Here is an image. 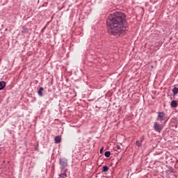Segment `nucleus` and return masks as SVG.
<instances>
[{
    "instance_id": "nucleus-1",
    "label": "nucleus",
    "mask_w": 178,
    "mask_h": 178,
    "mask_svg": "<svg viewBox=\"0 0 178 178\" xmlns=\"http://www.w3.org/2000/svg\"><path fill=\"white\" fill-rule=\"evenodd\" d=\"M106 24L108 34L115 37H123L129 29L126 15L120 11L110 15Z\"/></svg>"
},
{
    "instance_id": "nucleus-3",
    "label": "nucleus",
    "mask_w": 178,
    "mask_h": 178,
    "mask_svg": "<svg viewBox=\"0 0 178 178\" xmlns=\"http://www.w3.org/2000/svg\"><path fill=\"white\" fill-rule=\"evenodd\" d=\"M60 169L61 170H63L65 168H67V159H60Z\"/></svg>"
},
{
    "instance_id": "nucleus-7",
    "label": "nucleus",
    "mask_w": 178,
    "mask_h": 178,
    "mask_svg": "<svg viewBox=\"0 0 178 178\" xmlns=\"http://www.w3.org/2000/svg\"><path fill=\"white\" fill-rule=\"evenodd\" d=\"M6 86V83L3 81H1L0 82V90H3Z\"/></svg>"
},
{
    "instance_id": "nucleus-16",
    "label": "nucleus",
    "mask_w": 178,
    "mask_h": 178,
    "mask_svg": "<svg viewBox=\"0 0 178 178\" xmlns=\"http://www.w3.org/2000/svg\"><path fill=\"white\" fill-rule=\"evenodd\" d=\"M117 148H118V149H120V146L118 145Z\"/></svg>"
},
{
    "instance_id": "nucleus-4",
    "label": "nucleus",
    "mask_w": 178,
    "mask_h": 178,
    "mask_svg": "<svg viewBox=\"0 0 178 178\" xmlns=\"http://www.w3.org/2000/svg\"><path fill=\"white\" fill-rule=\"evenodd\" d=\"M156 120H159L162 123V122L165 120V113L161 111L158 112Z\"/></svg>"
},
{
    "instance_id": "nucleus-15",
    "label": "nucleus",
    "mask_w": 178,
    "mask_h": 178,
    "mask_svg": "<svg viewBox=\"0 0 178 178\" xmlns=\"http://www.w3.org/2000/svg\"><path fill=\"white\" fill-rule=\"evenodd\" d=\"M100 154H102L104 152V147H102L99 150Z\"/></svg>"
},
{
    "instance_id": "nucleus-5",
    "label": "nucleus",
    "mask_w": 178,
    "mask_h": 178,
    "mask_svg": "<svg viewBox=\"0 0 178 178\" xmlns=\"http://www.w3.org/2000/svg\"><path fill=\"white\" fill-rule=\"evenodd\" d=\"M177 102L176 100H172L170 103L171 108H177Z\"/></svg>"
},
{
    "instance_id": "nucleus-2",
    "label": "nucleus",
    "mask_w": 178,
    "mask_h": 178,
    "mask_svg": "<svg viewBox=\"0 0 178 178\" xmlns=\"http://www.w3.org/2000/svg\"><path fill=\"white\" fill-rule=\"evenodd\" d=\"M154 130L156 131V133H162V130H163V124H159L158 122H154Z\"/></svg>"
},
{
    "instance_id": "nucleus-12",
    "label": "nucleus",
    "mask_w": 178,
    "mask_h": 178,
    "mask_svg": "<svg viewBox=\"0 0 178 178\" xmlns=\"http://www.w3.org/2000/svg\"><path fill=\"white\" fill-rule=\"evenodd\" d=\"M104 156H106V158H109V156H111V152L109 151H106L104 153Z\"/></svg>"
},
{
    "instance_id": "nucleus-17",
    "label": "nucleus",
    "mask_w": 178,
    "mask_h": 178,
    "mask_svg": "<svg viewBox=\"0 0 178 178\" xmlns=\"http://www.w3.org/2000/svg\"><path fill=\"white\" fill-rule=\"evenodd\" d=\"M168 122V120H165V122Z\"/></svg>"
},
{
    "instance_id": "nucleus-11",
    "label": "nucleus",
    "mask_w": 178,
    "mask_h": 178,
    "mask_svg": "<svg viewBox=\"0 0 178 178\" xmlns=\"http://www.w3.org/2000/svg\"><path fill=\"white\" fill-rule=\"evenodd\" d=\"M66 177H67V175H66V172H65V173L60 174L58 178H66Z\"/></svg>"
},
{
    "instance_id": "nucleus-14",
    "label": "nucleus",
    "mask_w": 178,
    "mask_h": 178,
    "mask_svg": "<svg viewBox=\"0 0 178 178\" xmlns=\"http://www.w3.org/2000/svg\"><path fill=\"white\" fill-rule=\"evenodd\" d=\"M136 145L138 147H141V145H142V144L140 143V140H136Z\"/></svg>"
},
{
    "instance_id": "nucleus-10",
    "label": "nucleus",
    "mask_w": 178,
    "mask_h": 178,
    "mask_svg": "<svg viewBox=\"0 0 178 178\" xmlns=\"http://www.w3.org/2000/svg\"><path fill=\"white\" fill-rule=\"evenodd\" d=\"M172 92L174 95H176L178 94V88L175 87L174 88H172Z\"/></svg>"
},
{
    "instance_id": "nucleus-8",
    "label": "nucleus",
    "mask_w": 178,
    "mask_h": 178,
    "mask_svg": "<svg viewBox=\"0 0 178 178\" xmlns=\"http://www.w3.org/2000/svg\"><path fill=\"white\" fill-rule=\"evenodd\" d=\"M54 141H55L56 144H59V143H60V141H62V139L60 138V136H57L55 137Z\"/></svg>"
},
{
    "instance_id": "nucleus-9",
    "label": "nucleus",
    "mask_w": 178,
    "mask_h": 178,
    "mask_svg": "<svg viewBox=\"0 0 178 178\" xmlns=\"http://www.w3.org/2000/svg\"><path fill=\"white\" fill-rule=\"evenodd\" d=\"M21 33H22V34H27V33H29V29L26 27H22Z\"/></svg>"
},
{
    "instance_id": "nucleus-6",
    "label": "nucleus",
    "mask_w": 178,
    "mask_h": 178,
    "mask_svg": "<svg viewBox=\"0 0 178 178\" xmlns=\"http://www.w3.org/2000/svg\"><path fill=\"white\" fill-rule=\"evenodd\" d=\"M42 91H44V88L40 87L38 90V94L39 97H43L44 94L42 93Z\"/></svg>"
},
{
    "instance_id": "nucleus-13",
    "label": "nucleus",
    "mask_w": 178,
    "mask_h": 178,
    "mask_svg": "<svg viewBox=\"0 0 178 178\" xmlns=\"http://www.w3.org/2000/svg\"><path fill=\"white\" fill-rule=\"evenodd\" d=\"M108 169H109V168H108V166L104 165V166H103L102 172H108Z\"/></svg>"
}]
</instances>
